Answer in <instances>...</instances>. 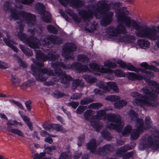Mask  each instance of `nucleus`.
Wrapping results in <instances>:
<instances>
[{"instance_id":"62","label":"nucleus","mask_w":159,"mask_h":159,"mask_svg":"<svg viewBox=\"0 0 159 159\" xmlns=\"http://www.w3.org/2000/svg\"><path fill=\"white\" fill-rule=\"evenodd\" d=\"M81 154L79 152H75L74 156V158L75 159H78L80 156Z\"/></svg>"},{"instance_id":"58","label":"nucleus","mask_w":159,"mask_h":159,"mask_svg":"<svg viewBox=\"0 0 159 159\" xmlns=\"http://www.w3.org/2000/svg\"><path fill=\"white\" fill-rule=\"evenodd\" d=\"M34 0H23L21 1L22 3L29 4L32 2Z\"/></svg>"},{"instance_id":"13","label":"nucleus","mask_w":159,"mask_h":159,"mask_svg":"<svg viewBox=\"0 0 159 159\" xmlns=\"http://www.w3.org/2000/svg\"><path fill=\"white\" fill-rule=\"evenodd\" d=\"M76 49L75 44L70 43L66 44L63 48L62 55L66 58L69 59L71 57L72 52L75 51Z\"/></svg>"},{"instance_id":"1","label":"nucleus","mask_w":159,"mask_h":159,"mask_svg":"<svg viewBox=\"0 0 159 159\" xmlns=\"http://www.w3.org/2000/svg\"><path fill=\"white\" fill-rule=\"evenodd\" d=\"M146 75L144 76L140 74H137L134 73H129L128 74V78L129 80H141L144 79L147 83L149 88L151 91H150L148 87L143 88L141 90L144 94V96L137 92L131 93V96L135 98H137L133 101V103L135 105L141 106H152L156 107L158 104L157 101V94H159V84L154 81L150 80L147 78H151L153 76V73L149 71L146 70Z\"/></svg>"},{"instance_id":"59","label":"nucleus","mask_w":159,"mask_h":159,"mask_svg":"<svg viewBox=\"0 0 159 159\" xmlns=\"http://www.w3.org/2000/svg\"><path fill=\"white\" fill-rule=\"evenodd\" d=\"M44 141L45 142H48L50 144H51L53 142L52 139L50 138V137H48L45 139Z\"/></svg>"},{"instance_id":"43","label":"nucleus","mask_w":159,"mask_h":159,"mask_svg":"<svg viewBox=\"0 0 159 159\" xmlns=\"http://www.w3.org/2000/svg\"><path fill=\"white\" fill-rule=\"evenodd\" d=\"M47 28L48 31L50 33H55L57 31V29L52 25H48L47 26Z\"/></svg>"},{"instance_id":"53","label":"nucleus","mask_w":159,"mask_h":159,"mask_svg":"<svg viewBox=\"0 0 159 159\" xmlns=\"http://www.w3.org/2000/svg\"><path fill=\"white\" fill-rule=\"evenodd\" d=\"M69 104L72 106L75 109L79 105L78 102H71L69 103Z\"/></svg>"},{"instance_id":"6","label":"nucleus","mask_w":159,"mask_h":159,"mask_svg":"<svg viewBox=\"0 0 159 159\" xmlns=\"http://www.w3.org/2000/svg\"><path fill=\"white\" fill-rule=\"evenodd\" d=\"M12 6L11 4L6 2L4 5V9L5 11H9L11 12V18L15 20L20 19L21 23L27 22L30 26L34 25L35 23V16L29 13L20 11H19L17 8L15 9H10L9 8Z\"/></svg>"},{"instance_id":"19","label":"nucleus","mask_w":159,"mask_h":159,"mask_svg":"<svg viewBox=\"0 0 159 159\" xmlns=\"http://www.w3.org/2000/svg\"><path fill=\"white\" fill-rule=\"evenodd\" d=\"M6 125L7 126V130L10 132V130L11 129H14L11 128L12 126H16V125H19L20 126L22 125V124L20 123L16 120H8L7 123Z\"/></svg>"},{"instance_id":"15","label":"nucleus","mask_w":159,"mask_h":159,"mask_svg":"<svg viewBox=\"0 0 159 159\" xmlns=\"http://www.w3.org/2000/svg\"><path fill=\"white\" fill-rule=\"evenodd\" d=\"M89 68L91 71L94 73L99 72L102 73L111 74L113 72V70H112L109 68H105L102 66H99L95 63L90 64Z\"/></svg>"},{"instance_id":"24","label":"nucleus","mask_w":159,"mask_h":159,"mask_svg":"<svg viewBox=\"0 0 159 159\" xmlns=\"http://www.w3.org/2000/svg\"><path fill=\"white\" fill-rule=\"evenodd\" d=\"M128 116L129 118L131 120H136V124L138 121L139 120H142V122H143V120L141 119H137V115L133 110H130L129 111Z\"/></svg>"},{"instance_id":"30","label":"nucleus","mask_w":159,"mask_h":159,"mask_svg":"<svg viewBox=\"0 0 159 159\" xmlns=\"http://www.w3.org/2000/svg\"><path fill=\"white\" fill-rule=\"evenodd\" d=\"M138 43L140 46L144 49L149 47L150 45V43L148 41L144 40H139Z\"/></svg>"},{"instance_id":"45","label":"nucleus","mask_w":159,"mask_h":159,"mask_svg":"<svg viewBox=\"0 0 159 159\" xmlns=\"http://www.w3.org/2000/svg\"><path fill=\"white\" fill-rule=\"evenodd\" d=\"M87 108L86 106H79L77 109L76 112L77 114H81Z\"/></svg>"},{"instance_id":"33","label":"nucleus","mask_w":159,"mask_h":159,"mask_svg":"<svg viewBox=\"0 0 159 159\" xmlns=\"http://www.w3.org/2000/svg\"><path fill=\"white\" fill-rule=\"evenodd\" d=\"M104 65L105 66L112 68H115L117 66L116 63H113L110 61H107L104 62Z\"/></svg>"},{"instance_id":"49","label":"nucleus","mask_w":159,"mask_h":159,"mask_svg":"<svg viewBox=\"0 0 159 159\" xmlns=\"http://www.w3.org/2000/svg\"><path fill=\"white\" fill-rule=\"evenodd\" d=\"M111 147L110 145H106L104 146L101 149V151L102 152L110 151L111 148Z\"/></svg>"},{"instance_id":"28","label":"nucleus","mask_w":159,"mask_h":159,"mask_svg":"<svg viewBox=\"0 0 159 159\" xmlns=\"http://www.w3.org/2000/svg\"><path fill=\"white\" fill-rule=\"evenodd\" d=\"M133 148V147H130L128 145L125 146L123 147H121L117 151L116 153L118 155H122V154L124 152H126L127 150L131 149Z\"/></svg>"},{"instance_id":"57","label":"nucleus","mask_w":159,"mask_h":159,"mask_svg":"<svg viewBox=\"0 0 159 159\" xmlns=\"http://www.w3.org/2000/svg\"><path fill=\"white\" fill-rule=\"evenodd\" d=\"M58 1L61 4L66 6L68 3L69 0H58Z\"/></svg>"},{"instance_id":"25","label":"nucleus","mask_w":159,"mask_h":159,"mask_svg":"<svg viewBox=\"0 0 159 159\" xmlns=\"http://www.w3.org/2000/svg\"><path fill=\"white\" fill-rule=\"evenodd\" d=\"M19 46L21 51L26 55L28 56H30L32 55V52L30 49L25 48L20 44L19 45Z\"/></svg>"},{"instance_id":"31","label":"nucleus","mask_w":159,"mask_h":159,"mask_svg":"<svg viewBox=\"0 0 159 159\" xmlns=\"http://www.w3.org/2000/svg\"><path fill=\"white\" fill-rule=\"evenodd\" d=\"M83 77L87 82L90 84L94 83L97 80L93 76L89 75H84Z\"/></svg>"},{"instance_id":"2","label":"nucleus","mask_w":159,"mask_h":159,"mask_svg":"<svg viewBox=\"0 0 159 159\" xmlns=\"http://www.w3.org/2000/svg\"><path fill=\"white\" fill-rule=\"evenodd\" d=\"M117 18L119 24L116 28L110 27L107 30V33L110 35L117 36L120 34L126 33V31L123 25L125 24L127 27L134 28L136 30L135 34L138 37L153 40H156L159 38L158 32L153 27L140 26L136 21L131 19L122 13L117 14Z\"/></svg>"},{"instance_id":"10","label":"nucleus","mask_w":159,"mask_h":159,"mask_svg":"<svg viewBox=\"0 0 159 159\" xmlns=\"http://www.w3.org/2000/svg\"><path fill=\"white\" fill-rule=\"evenodd\" d=\"M62 42V40L60 38L55 36L44 35L42 37L41 40L39 43L43 47L49 48V44L51 42L53 43L60 44Z\"/></svg>"},{"instance_id":"12","label":"nucleus","mask_w":159,"mask_h":159,"mask_svg":"<svg viewBox=\"0 0 159 159\" xmlns=\"http://www.w3.org/2000/svg\"><path fill=\"white\" fill-rule=\"evenodd\" d=\"M36 7L38 13L41 15L42 20L46 23H49L51 21V15L48 12L44 11L45 7L41 3H37L36 5Z\"/></svg>"},{"instance_id":"44","label":"nucleus","mask_w":159,"mask_h":159,"mask_svg":"<svg viewBox=\"0 0 159 159\" xmlns=\"http://www.w3.org/2000/svg\"><path fill=\"white\" fill-rule=\"evenodd\" d=\"M10 101L15 105H16L18 107L22 110H23L24 108L22 104L20 102L15 101L13 100H10Z\"/></svg>"},{"instance_id":"7","label":"nucleus","mask_w":159,"mask_h":159,"mask_svg":"<svg viewBox=\"0 0 159 159\" xmlns=\"http://www.w3.org/2000/svg\"><path fill=\"white\" fill-rule=\"evenodd\" d=\"M17 31L18 32V36L19 39L24 43L27 44L30 48L34 49L38 48L40 46L37 43V40L35 38L31 39H29L26 38L25 34L22 33L23 30V24L17 23Z\"/></svg>"},{"instance_id":"8","label":"nucleus","mask_w":159,"mask_h":159,"mask_svg":"<svg viewBox=\"0 0 159 159\" xmlns=\"http://www.w3.org/2000/svg\"><path fill=\"white\" fill-rule=\"evenodd\" d=\"M144 147L159 148V132H155L151 136L146 135L142 138Z\"/></svg>"},{"instance_id":"48","label":"nucleus","mask_w":159,"mask_h":159,"mask_svg":"<svg viewBox=\"0 0 159 159\" xmlns=\"http://www.w3.org/2000/svg\"><path fill=\"white\" fill-rule=\"evenodd\" d=\"M84 139V135H82L81 137L78 138L77 145L79 146H80L81 145L82 143L83 142Z\"/></svg>"},{"instance_id":"18","label":"nucleus","mask_w":159,"mask_h":159,"mask_svg":"<svg viewBox=\"0 0 159 159\" xmlns=\"http://www.w3.org/2000/svg\"><path fill=\"white\" fill-rule=\"evenodd\" d=\"M97 146V143L94 139H92L90 142L87 145L88 149L90 150L91 152L95 153H98L96 150Z\"/></svg>"},{"instance_id":"11","label":"nucleus","mask_w":159,"mask_h":159,"mask_svg":"<svg viewBox=\"0 0 159 159\" xmlns=\"http://www.w3.org/2000/svg\"><path fill=\"white\" fill-rule=\"evenodd\" d=\"M99 87L102 89L105 92H110L112 89L113 92L118 93L119 89L116 83L113 82L104 83L101 82L98 84Z\"/></svg>"},{"instance_id":"4","label":"nucleus","mask_w":159,"mask_h":159,"mask_svg":"<svg viewBox=\"0 0 159 159\" xmlns=\"http://www.w3.org/2000/svg\"><path fill=\"white\" fill-rule=\"evenodd\" d=\"M36 53V56L37 59L39 62H35L33 60V62L36 65L39 66H42L43 65V63L42 62V61H45L47 59L52 61V65L55 68L58 67H61L65 69L71 68L73 70H75L78 72H85L89 70V69L88 66L85 65H81L78 63H73L71 65L65 66L62 62H57V61H58L57 59L58 58V55L56 54L55 55H51L50 57H49L50 54H49V57L44 56L39 50H35Z\"/></svg>"},{"instance_id":"26","label":"nucleus","mask_w":159,"mask_h":159,"mask_svg":"<svg viewBox=\"0 0 159 159\" xmlns=\"http://www.w3.org/2000/svg\"><path fill=\"white\" fill-rule=\"evenodd\" d=\"M141 66L147 70L149 69L155 72L158 71L159 70V69L156 68L155 67L152 66H149L148 65L146 62L142 63L141 64Z\"/></svg>"},{"instance_id":"38","label":"nucleus","mask_w":159,"mask_h":159,"mask_svg":"<svg viewBox=\"0 0 159 159\" xmlns=\"http://www.w3.org/2000/svg\"><path fill=\"white\" fill-rule=\"evenodd\" d=\"M145 125L147 126V128H149L152 125V121L150 118L148 116L145 118Z\"/></svg>"},{"instance_id":"47","label":"nucleus","mask_w":159,"mask_h":159,"mask_svg":"<svg viewBox=\"0 0 159 159\" xmlns=\"http://www.w3.org/2000/svg\"><path fill=\"white\" fill-rule=\"evenodd\" d=\"M59 159H70V157L67 153L62 152L60 156Z\"/></svg>"},{"instance_id":"3","label":"nucleus","mask_w":159,"mask_h":159,"mask_svg":"<svg viewBox=\"0 0 159 159\" xmlns=\"http://www.w3.org/2000/svg\"><path fill=\"white\" fill-rule=\"evenodd\" d=\"M94 114V112L91 110H87L84 114V119L89 120L93 128L97 131H99L102 125L99 124V120L103 118L104 120L106 117L109 122H112L106 125L107 128L116 129L118 132H120L124 125V123L121 121L120 116L118 114H109L106 115L105 110H101L98 111L97 115L90 117Z\"/></svg>"},{"instance_id":"40","label":"nucleus","mask_w":159,"mask_h":159,"mask_svg":"<svg viewBox=\"0 0 159 159\" xmlns=\"http://www.w3.org/2000/svg\"><path fill=\"white\" fill-rule=\"evenodd\" d=\"M93 101V100L90 98H85L81 101V104L82 105L86 104Z\"/></svg>"},{"instance_id":"55","label":"nucleus","mask_w":159,"mask_h":159,"mask_svg":"<svg viewBox=\"0 0 159 159\" xmlns=\"http://www.w3.org/2000/svg\"><path fill=\"white\" fill-rule=\"evenodd\" d=\"M81 95L79 93H75L73 94L71 98L73 99H76L81 98Z\"/></svg>"},{"instance_id":"64","label":"nucleus","mask_w":159,"mask_h":159,"mask_svg":"<svg viewBox=\"0 0 159 159\" xmlns=\"http://www.w3.org/2000/svg\"><path fill=\"white\" fill-rule=\"evenodd\" d=\"M57 120L60 121V122H61V123L64 124V122L63 119L62 118L59 116H57Z\"/></svg>"},{"instance_id":"37","label":"nucleus","mask_w":159,"mask_h":159,"mask_svg":"<svg viewBox=\"0 0 159 159\" xmlns=\"http://www.w3.org/2000/svg\"><path fill=\"white\" fill-rule=\"evenodd\" d=\"M10 132L18 135V136L23 137L24 136V133L20 130L17 129H11Z\"/></svg>"},{"instance_id":"36","label":"nucleus","mask_w":159,"mask_h":159,"mask_svg":"<svg viewBox=\"0 0 159 159\" xmlns=\"http://www.w3.org/2000/svg\"><path fill=\"white\" fill-rule=\"evenodd\" d=\"M102 105V104L100 103H93L89 105L88 106V108L93 109H98Z\"/></svg>"},{"instance_id":"54","label":"nucleus","mask_w":159,"mask_h":159,"mask_svg":"<svg viewBox=\"0 0 159 159\" xmlns=\"http://www.w3.org/2000/svg\"><path fill=\"white\" fill-rule=\"evenodd\" d=\"M18 62L20 66L23 67L25 68L27 66V65L26 63L23 62L21 59L18 60Z\"/></svg>"},{"instance_id":"46","label":"nucleus","mask_w":159,"mask_h":159,"mask_svg":"<svg viewBox=\"0 0 159 159\" xmlns=\"http://www.w3.org/2000/svg\"><path fill=\"white\" fill-rule=\"evenodd\" d=\"M44 148L45 151L48 153H49L52 150H54L56 149V147L54 146H51L50 147H46L45 146Z\"/></svg>"},{"instance_id":"32","label":"nucleus","mask_w":159,"mask_h":159,"mask_svg":"<svg viewBox=\"0 0 159 159\" xmlns=\"http://www.w3.org/2000/svg\"><path fill=\"white\" fill-rule=\"evenodd\" d=\"M83 85V83L81 82V80L76 79L74 80L73 83L72 88L74 89H75L77 86L79 85L82 86Z\"/></svg>"},{"instance_id":"21","label":"nucleus","mask_w":159,"mask_h":159,"mask_svg":"<svg viewBox=\"0 0 159 159\" xmlns=\"http://www.w3.org/2000/svg\"><path fill=\"white\" fill-rule=\"evenodd\" d=\"M105 100L111 102H117L120 100V97L117 95H111L108 96L105 98Z\"/></svg>"},{"instance_id":"5","label":"nucleus","mask_w":159,"mask_h":159,"mask_svg":"<svg viewBox=\"0 0 159 159\" xmlns=\"http://www.w3.org/2000/svg\"><path fill=\"white\" fill-rule=\"evenodd\" d=\"M98 4L102 5L100 8L97 9L93 12L94 9L92 8L85 13L84 16L91 19L93 16H95L96 18H98L102 15L103 18L101 22V24L103 26H106L111 21L113 13L111 11L109 12L107 8L108 5L105 4L104 1L99 2Z\"/></svg>"},{"instance_id":"34","label":"nucleus","mask_w":159,"mask_h":159,"mask_svg":"<svg viewBox=\"0 0 159 159\" xmlns=\"http://www.w3.org/2000/svg\"><path fill=\"white\" fill-rule=\"evenodd\" d=\"M66 12L69 15L72 16L73 19L75 21L79 22L80 21V19L77 17L75 14L73 13L69 9L66 10Z\"/></svg>"},{"instance_id":"50","label":"nucleus","mask_w":159,"mask_h":159,"mask_svg":"<svg viewBox=\"0 0 159 159\" xmlns=\"http://www.w3.org/2000/svg\"><path fill=\"white\" fill-rule=\"evenodd\" d=\"M40 134L43 136L46 137H53V135H50L44 130L42 131L40 133Z\"/></svg>"},{"instance_id":"14","label":"nucleus","mask_w":159,"mask_h":159,"mask_svg":"<svg viewBox=\"0 0 159 159\" xmlns=\"http://www.w3.org/2000/svg\"><path fill=\"white\" fill-rule=\"evenodd\" d=\"M143 125L142 120H139L138 121L136 125V129L134 130L131 134V140H134L138 138L140 133H142L145 129Z\"/></svg>"},{"instance_id":"17","label":"nucleus","mask_w":159,"mask_h":159,"mask_svg":"<svg viewBox=\"0 0 159 159\" xmlns=\"http://www.w3.org/2000/svg\"><path fill=\"white\" fill-rule=\"evenodd\" d=\"M2 36L4 41L6 45L10 47L15 52H17V48L13 46V45H16L17 43L10 39V36L8 33L6 31H4L2 33Z\"/></svg>"},{"instance_id":"52","label":"nucleus","mask_w":159,"mask_h":159,"mask_svg":"<svg viewBox=\"0 0 159 159\" xmlns=\"http://www.w3.org/2000/svg\"><path fill=\"white\" fill-rule=\"evenodd\" d=\"M117 63L120 65V66L122 68H124L126 66V65L125 63L122 60H118Z\"/></svg>"},{"instance_id":"39","label":"nucleus","mask_w":159,"mask_h":159,"mask_svg":"<svg viewBox=\"0 0 159 159\" xmlns=\"http://www.w3.org/2000/svg\"><path fill=\"white\" fill-rule=\"evenodd\" d=\"M10 66L8 63L2 62L0 61V68L2 69H6Z\"/></svg>"},{"instance_id":"35","label":"nucleus","mask_w":159,"mask_h":159,"mask_svg":"<svg viewBox=\"0 0 159 159\" xmlns=\"http://www.w3.org/2000/svg\"><path fill=\"white\" fill-rule=\"evenodd\" d=\"M78 60L79 61L82 62L84 63L87 62L89 61V59L85 56L83 55H78Z\"/></svg>"},{"instance_id":"16","label":"nucleus","mask_w":159,"mask_h":159,"mask_svg":"<svg viewBox=\"0 0 159 159\" xmlns=\"http://www.w3.org/2000/svg\"><path fill=\"white\" fill-rule=\"evenodd\" d=\"M89 68L91 71L94 73L99 72L102 73L111 74L113 72V70H112L109 68H105L102 66H99L95 63L90 64Z\"/></svg>"},{"instance_id":"51","label":"nucleus","mask_w":159,"mask_h":159,"mask_svg":"<svg viewBox=\"0 0 159 159\" xmlns=\"http://www.w3.org/2000/svg\"><path fill=\"white\" fill-rule=\"evenodd\" d=\"M126 67H127V69L129 70H133L135 71H137V70L132 65L129 64L127 66L126 65Z\"/></svg>"},{"instance_id":"41","label":"nucleus","mask_w":159,"mask_h":159,"mask_svg":"<svg viewBox=\"0 0 159 159\" xmlns=\"http://www.w3.org/2000/svg\"><path fill=\"white\" fill-rule=\"evenodd\" d=\"M114 73L115 75L119 77H124L125 76V74L121 70L116 69Z\"/></svg>"},{"instance_id":"23","label":"nucleus","mask_w":159,"mask_h":159,"mask_svg":"<svg viewBox=\"0 0 159 159\" xmlns=\"http://www.w3.org/2000/svg\"><path fill=\"white\" fill-rule=\"evenodd\" d=\"M127 104V102L126 101L122 100L118 102H115L114 104L115 108L116 109H120Z\"/></svg>"},{"instance_id":"61","label":"nucleus","mask_w":159,"mask_h":159,"mask_svg":"<svg viewBox=\"0 0 159 159\" xmlns=\"http://www.w3.org/2000/svg\"><path fill=\"white\" fill-rule=\"evenodd\" d=\"M94 92L95 94H98L101 95L102 94L103 92L99 89H95L94 90Z\"/></svg>"},{"instance_id":"56","label":"nucleus","mask_w":159,"mask_h":159,"mask_svg":"<svg viewBox=\"0 0 159 159\" xmlns=\"http://www.w3.org/2000/svg\"><path fill=\"white\" fill-rule=\"evenodd\" d=\"M31 102L30 101L26 102H25V106L28 111H30L31 110Z\"/></svg>"},{"instance_id":"63","label":"nucleus","mask_w":159,"mask_h":159,"mask_svg":"<svg viewBox=\"0 0 159 159\" xmlns=\"http://www.w3.org/2000/svg\"><path fill=\"white\" fill-rule=\"evenodd\" d=\"M133 155V153L131 152H129L126 153L125 156V158H128L129 157H130L132 156Z\"/></svg>"},{"instance_id":"29","label":"nucleus","mask_w":159,"mask_h":159,"mask_svg":"<svg viewBox=\"0 0 159 159\" xmlns=\"http://www.w3.org/2000/svg\"><path fill=\"white\" fill-rule=\"evenodd\" d=\"M132 129L130 125H128L126 126L122 132V134L123 136H128L131 132Z\"/></svg>"},{"instance_id":"20","label":"nucleus","mask_w":159,"mask_h":159,"mask_svg":"<svg viewBox=\"0 0 159 159\" xmlns=\"http://www.w3.org/2000/svg\"><path fill=\"white\" fill-rule=\"evenodd\" d=\"M49 127H52L56 130L60 131L62 132H66V130L61 126L57 124H53L52 125H48V127H44V128L46 130L50 131V129H49Z\"/></svg>"},{"instance_id":"27","label":"nucleus","mask_w":159,"mask_h":159,"mask_svg":"<svg viewBox=\"0 0 159 159\" xmlns=\"http://www.w3.org/2000/svg\"><path fill=\"white\" fill-rule=\"evenodd\" d=\"M11 80L13 85L16 86H18L20 82V79L14 75H11Z\"/></svg>"},{"instance_id":"22","label":"nucleus","mask_w":159,"mask_h":159,"mask_svg":"<svg viewBox=\"0 0 159 159\" xmlns=\"http://www.w3.org/2000/svg\"><path fill=\"white\" fill-rule=\"evenodd\" d=\"M58 75L59 76L62 77V78H60V80L61 82L64 84L67 83L68 81L71 80V77L70 76L67 75L65 74H59Z\"/></svg>"},{"instance_id":"9","label":"nucleus","mask_w":159,"mask_h":159,"mask_svg":"<svg viewBox=\"0 0 159 159\" xmlns=\"http://www.w3.org/2000/svg\"><path fill=\"white\" fill-rule=\"evenodd\" d=\"M31 68L33 72V75L35 76L36 80L39 81H44L47 79L46 77V75H52L53 74V71L50 69H37L34 67L33 65H32Z\"/></svg>"},{"instance_id":"60","label":"nucleus","mask_w":159,"mask_h":159,"mask_svg":"<svg viewBox=\"0 0 159 159\" xmlns=\"http://www.w3.org/2000/svg\"><path fill=\"white\" fill-rule=\"evenodd\" d=\"M21 118H22L23 120L26 123L30 121V119L25 115L22 116Z\"/></svg>"},{"instance_id":"42","label":"nucleus","mask_w":159,"mask_h":159,"mask_svg":"<svg viewBox=\"0 0 159 159\" xmlns=\"http://www.w3.org/2000/svg\"><path fill=\"white\" fill-rule=\"evenodd\" d=\"M102 135L106 139L110 140L111 139L110 133L107 131H106L105 132H102Z\"/></svg>"}]
</instances>
